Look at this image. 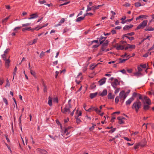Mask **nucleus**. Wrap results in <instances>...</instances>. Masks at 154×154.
Masks as SVG:
<instances>
[{"label":"nucleus","mask_w":154,"mask_h":154,"mask_svg":"<svg viewBox=\"0 0 154 154\" xmlns=\"http://www.w3.org/2000/svg\"><path fill=\"white\" fill-rule=\"evenodd\" d=\"M5 65L6 67H9L10 66V61L9 59H6L5 60Z\"/></svg>","instance_id":"22"},{"label":"nucleus","mask_w":154,"mask_h":154,"mask_svg":"<svg viewBox=\"0 0 154 154\" xmlns=\"http://www.w3.org/2000/svg\"><path fill=\"white\" fill-rule=\"evenodd\" d=\"M65 20L64 18H62L61 19L60 21L59 22V24H58L57 26L61 25V24L63 23L64 22Z\"/></svg>","instance_id":"30"},{"label":"nucleus","mask_w":154,"mask_h":154,"mask_svg":"<svg viewBox=\"0 0 154 154\" xmlns=\"http://www.w3.org/2000/svg\"><path fill=\"white\" fill-rule=\"evenodd\" d=\"M94 110L98 113H99L101 112V110L98 109V108H97L94 107Z\"/></svg>","instance_id":"35"},{"label":"nucleus","mask_w":154,"mask_h":154,"mask_svg":"<svg viewBox=\"0 0 154 154\" xmlns=\"http://www.w3.org/2000/svg\"><path fill=\"white\" fill-rule=\"evenodd\" d=\"M53 101L54 102L58 103V99L57 97H56L55 98H54L53 99Z\"/></svg>","instance_id":"41"},{"label":"nucleus","mask_w":154,"mask_h":154,"mask_svg":"<svg viewBox=\"0 0 154 154\" xmlns=\"http://www.w3.org/2000/svg\"><path fill=\"white\" fill-rule=\"evenodd\" d=\"M124 119L123 117H119L118 118V119L119 120V123L120 124H122L124 123L123 121V119Z\"/></svg>","instance_id":"16"},{"label":"nucleus","mask_w":154,"mask_h":154,"mask_svg":"<svg viewBox=\"0 0 154 154\" xmlns=\"http://www.w3.org/2000/svg\"><path fill=\"white\" fill-rule=\"evenodd\" d=\"M43 86H44V89H43V90H44V92H45L46 91L47 87H46V85L44 84H43Z\"/></svg>","instance_id":"63"},{"label":"nucleus","mask_w":154,"mask_h":154,"mask_svg":"<svg viewBox=\"0 0 154 154\" xmlns=\"http://www.w3.org/2000/svg\"><path fill=\"white\" fill-rule=\"evenodd\" d=\"M141 103L139 100H137L134 103L132 108L133 109H135L136 112H137L139 109L141 108Z\"/></svg>","instance_id":"1"},{"label":"nucleus","mask_w":154,"mask_h":154,"mask_svg":"<svg viewBox=\"0 0 154 154\" xmlns=\"http://www.w3.org/2000/svg\"><path fill=\"white\" fill-rule=\"evenodd\" d=\"M139 99L142 100V101L143 102V103L144 104H145L144 101V97H142L140 94H139Z\"/></svg>","instance_id":"29"},{"label":"nucleus","mask_w":154,"mask_h":154,"mask_svg":"<svg viewBox=\"0 0 154 154\" xmlns=\"http://www.w3.org/2000/svg\"><path fill=\"white\" fill-rule=\"evenodd\" d=\"M149 105L148 104L145 105V104H144V105L143 106L144 109L145 110H148L150 107Z\"/></svg>","instance_id":"26"},{"label":"nucleus","mask_w":154,"mask_h":154,"mask_svg":"<svg viewBox=\"0 0 154 154\" xmlns=\"http://www.w3.org/2000/svg\"><path fill=\"white\" fill-rule=\"evenodd\" d=\"M75 118L76 119V123H77V124H80V122H81V120L79 119L78 118L76 117V116H75Z\"/></svg>","instance_id":"34"},{"label":"nucleus","mask_w":154,"mask_h":154,"mask_svg":"<svg viewBox=\"0 0 154 154\" xmlns=\"http://www.w3.org/2000/svg\"><path fill=\"white\" fill-rule=\"evenodd\" d=\"M133 26V25L132 24H130L129 25H126L123 27V29L124 30H128L132 28Z\"/></svg>","instance_id":"11"},{"label":"nucleus","mask_w":154,"mask_h":154,"mask_svg":"<svg viewBox=\"0 0 154 154\" xmlns=\"http://www.w3.org/2000/svg\"><path fill=\"white\" fill-rule=\"evenodd\" d=\"M4 82V80L2 79L1 78L0 79V85H1Z\"/></svg>","instance_id":"58"},{"label":"nucleus","mask_w":154,"mask_h":154,"mask_svg":"<svg viewBox=\"0 0 154 154\" xmlns=\"http://www.w3.org/2000/svg\"><path fill=\"white\" fill-rule=\"evenodd\" d=\"M115 97V95H112L111 93H109L108 95V98L109 99H114Z\"/></svg>","instance_id":"18"},{"label":"nucleus","mask_w":154,"mask_h":154,"mask_svg":"<svg viewBox=\"0 0 154 154\" xmlns=\"http://www.w3.org/2000/svg\"><path fill=\"white\" fill-rule=\"evenodd\" d=\"M82 73L80 72L79 73V75L76 78V79L75 80V81L78 84H79L82 81Z\"/></svg>","instance_id":"4"},{"label":"nucleus","mask_w":154,"mask_h":154,"mask_svg":"<svg viewBox=\"0 0 154 154\" xmlns=\"http://www.w3.org/2000/svg\"><path fill=\"white\" fill-rule=\"evenodd\" d=\"M37 151L38 152L42 154H47L48 152L46 151L43 149H42L40 148H38L37 149Z\"/></svg>","instance_id":"9"},{"label":"nucleus","mask_w":154,"mask_h":154,"mask_svg":"<svg viewBox=\"0 0 154 154\" xmlns=\"http://www.w3.org/2000/svg\"><path fill=\"white\" fill-rule=\"evenodd\" d=\"M30 72L31 74L33 75L34 76H35V72L34 71L32 70H30Z\"/></svg>","instance_id":"48"},{"label":"nucleus","mask_w":154,"mask_h":154,"mask_svg":"<svg viewBox=\"0 0 154 154\" xmlns=\"http://www.w3.org/2000/svg\"><path fill=\"white\" fill-rule=\"evenodd\" d=\"M69 3H70L69 2H67L64 3L63 4H61L60 5H59V6H63L64 5H67V4H69Z\"/></svg>","instance_id":"54"},{"label":"nucleus","mask_w":154,"mask_h":154,"mask_svg":"<svg viewBox=\"0 0 154 154\" xmlns=\"http://www.w3.org/2000/svg\"><path fill=\"white\" fill-rule=\"evenodd\" d=\"M70 29V28H69L67 27H66L63 31V33H65L69 31Z\"/></svg>","instance_id":"33"},{"label":"nucleus","mask_w":154,"mask_h":154,"mask_svg":"<svg viewBox=\"0 0 154 154\" xmlns=\"http://www.w3.org/2000/svg\"><path fill=\"white\" fill-rule=\"evenodd\" d=\"M98 94L97 92H95L93 93H91L90 95V97L91 99H93Z\"/></svg>","instance_id":"19"},{"label":"nucleus","mask_w":154,"mask_h":154,"mask_svg":"<svg viewBox=\"0 0 154 154\" xmlns=\"http://www.w3.org/2000/svg\"><path fill=\"white\" fill-rule=\"evenodd\" d=\"M92 9V7H87V9L86 11V12L90 11Z\"/></svg>","instance_id":"61"},{"label":"nucleus","mask_w":154,"mask_h":154,"mask_svg":"<svg viewBox=\"0 0 154 154\" xmlns=\"http://www.w3.org/2000/svg\"><path fill=\"white\" fill-rule=\"evenodd\" d=\"M123 36L124 37H126L128 38L129 39V40H130V41H132L134 39V38L133 37H130L128 36H127V35H124Z\"/></svg>","instance_id":"27"},{"label":"nucleus","mask_w":154,"mask_h":154,"mask_svg":"<svg viewBox=\"0 0 154 154\" xmlns=\"http://www.w3.org/2000/svg\"><path fill=\"white\" fill-rule=\"evenodd\" d=\"M135 6L136 7H138L141 6V4L139 2H136L134 3Z\"/></svg>","instance_id":"32"},{"label":"nucleus","mask_w":154,"mask_h":154,"mask_svg":"<svg viewBox=\"0 0 154 154\" xmlns=\"http://www.w3.org/2000/svg\"><path fill=\"white\" fill-rule=\"evenodd\" d=\"M119 91V88H117L115 91V94H117L118 93Z\"/></svg>","instance_id":"64"},{"label":"nucleus","mask_w":154,"mask_h":154,"mask_svg":"<svg viewBox=\"0 0 154 154\" xmlns=\"http://www.w3.org/2000/svg\"><path fill=\"white\" fill-rule=\"evenodd\" d=\"M109 42V41L108 40H106L105 42L103 43V46H106L107 45L108 43Z\"/></svg>","instance_id":"47"},{"label":"nucleus","mask_w":154,"mask_h":154,"mask_svg":"<svg viewBox=\"0 0 154 154\" xmlns=\"http://www.w3.org/2000/svg\"><path fill=\"white\" fill-rule=\"evenodd\" d=\"M106 79L105 78H104L100 80L99 81L100 85H101L104 84L106 82Z\"/></svg>","instance_id":"14"},{"label":"nucleus","mask_w":154,"mask_h":154,"mask_svg":"<svg viewBox=\"0 0 154 154\" xmlns=\"http://www.w3.org/2000/svg\"><path fill=\"white\" fill-rule=\"evenodd\" d=\"M1 56H2V57L3 59V60H6V54H2Z\"/></svg>","instance_id":"39"},{"label":"nucleus","mask_w":154,"mask_h":154,"mask_svg":"<svg viewBox=\"0 0 154 154\" xmlns=\"http://www.w3.org/2000/svg\"><path fill=\"white\" fill-rule=\"evenodd\" d=\"M38 2L41 4H42L46 3V2L45 0L43 1L39 0Z\"/></svg>","instance_id":"45"},{"label":"nucleus","mask_w":154,"mask_h":154,"mask_svg":"<svg viewBox=\"0 0 154 154\" xmlns=\"http://www.w3.org/2000/svg\"><path fill=\"white\" fill-rule=\"evenodd\" d=\"M131 57V56L130 55H128L127 56V59H122L121 58L119 59V63H122L123 62H124L126 60H128L129 57Z\"/></svg>","instance_id":"15"},{"label":"nucleus","mask_w":154,"mask_h":154,"mask_svg":"<svg viewBox=\"0 0 154 154\" xmlns=\"http://www.w3.org/2000/svg\"><path fill=\"white\" fill-rule=\"evenodd\" d=\"M52 98L50 96L49 97L48 104L50 106H52Z\"/></svg>","instance_id":"21"},{"label":"nucleus","mask_w":154,"mask_h":154,"mask_svg":"<svg viewBox=\"0 0 154 154\" xmlns=\"http://www.w3.org/2000/svg\"><path fill=\"white\" fill-rule=\"evenodd\" d=\"M116 129L115 128H113L109 131V132L110 133H113L115 131Z\"/></svg>","instance_id":"55"},{"label":"nucleus","mask_w":154,"mask_h":154,"mask_svg":"<svg viewBox=\"0 0 154 154\" xmlns=\"http://www.w3.org/2000/svg\"><path fill=\"white\" fill-rule=\"evenodd\" d=\"M103 5H98L97 6L95 5L92 6V9H93L94 11H95L96 9H98L100 7L102 6Z\"/></svg>","instance_id":"24"},{"label":"nucleus","mask_w":154,"mask_h":154,"mask_svg":"<svg viewBox=\"0 0 154 154\" xmlns=\"http://www.w3.org/2000/svg\"><path fill=\"white\" fill-rule=\"evenodd\" d=\"M10 50V49L9 48H7V49L4 51V54H7L8 52Z\"/></svg>","instance_id":"60"},{"label":"nucleus","mask_w":154,"mask_h":154,"mask_svg":"<svg viewBox=\"0 0 154 154\" xmlns=\"http://www.w3.org/2000/svg\"><path fill=\"white\" fill-rule=\"evenodd\" d=\"M37 40H38V38H36L34 39L33 40V42H32V44H29V45H32L33 44H34L36 43L37 42Z\"/></svg>","instance_id":"43"},{"label":"nucleus","mask_w":154,"mask_h":154,"mask_svg":"<svg viewBox=\"0 0 154 154\" xmlns=\"http://www.w3.org/2000/svg\"><path fill=\"white\" fill-rule=\"evenodd\" d=\"M138 72H137L135 73V75L137 76H139L141 75V72L142 71V68H137Z\"/></svg>","instance_id":"17"},{"label":"nucleus","mask_w":154,"mask_h":154,"mask_svg":"<svg viewBox=\"0 0 154 154\" xmlns=\"http://www.w3.org/2000/svg\"><path fill=\"white\" fill-rule=\"evenodd\" d=\"M147 66V67H149V65L148 63L146 65L145 63L143 64L142 65V67H146Z\"/></svg>","instance_id":"51"},{"label":"nucleus","mask_w":154,"mask_h":154,"mask_svg":"<svg viewBox=\"0 0 154 154\" xmlns=\"http://www.w3.org/2000/svg\"><path fill=\"white\" fill-rule=\"evenodd\" d=\"M95 125H96L95 124H93V126H92V127H91L90 128H89L90 130H93L94 128V127Z\"/></svg>","instance_id":"62"},{"label":"nucleus","mask_w":154,"mask_h":154,"mask_svg":"<svg viewBox=\"0 0 154 154\" xmlns=\"http://www.w3.org/2000/svg\"><path fill=\"white\" fill-rule=\"evenodd\" d=\"M95 87L96 85H95L94 83H92L90 86V88L91 89L94 88Z\"/></svg>","instance_id":"37"},{"label":"nucleus","mask_w":154,"mask_h":154,"mask_svg":"<svg viewBox=\"0 0 154 154\" xmlns=\"http://www.w3.org/2000/svg\"><path fill=\"white\" fill-rule=\"evenodd\" d=\"M134 98L132 97L130 98L128 100L126 101L125 102L126 104L127 105H129L134 100Z\"/></svg>","instance_id":"10"},{"label":"nucleus","mask_w":154,"mask_h":154,"mask_svg":"<svg viewBox=\"0 0 154 154\" xmlns=\"http://www.w3.org/2000/svg\"><path fill=\"white\" fill-rule=\"evenodd\" d=\"M134 32H131L130 33H129L126 34L127 35H129L130 36H132L134 35Z\"/></svg>","instance_id":"57"},{"label":"nucleus","mask_w":154,"mask_h":154,"mask_svg":"<svg viewBox=\"0 0 154 154\" xmlns=\"http://www.w3.org/2000/svg\"><path fill=\"white\" fill-rule=\"evenodd\" d=\"M93 14L91 13H86L85 14H84V17H86V16H87L88 15L91 16Z\"/></svg>","instance_id":"44"},{"label":"nucleus","mask_w":154,"mask_h":154,"mask_svg":"<svg viewBox=\"0 0 154 154\" xmlns=\"http://www.w3.org/2000/svg\"><path fill=\"white\" fill-rule=\"evenodd\" d=\"M123 138L125 140H127L128 141H131V139L127 137H124Z\"/></svg>","instance_id":"49"},{"label":"nucleus","mask_w":154,"mask_h":154,"mask_svg":"<svg viewBox=\"0 0 154 154\" xmlns=\"http://www.w3.org/2000/svg\"><path fill=\"white\" fill-rule=\"evenodd\" d=\"M94 107H91L88 109H86V111L88 112H91L93 109H94Z\"/></svg>","instance_id":"53"},{"label":"nucleus","mask_w":154,"mask_h":154,"mask_svg":"<svg viewBox=\"0 0 154 154\" xmlns=\"http://www.w3.org/2000/svg\"><path fill=\"white\" fill-rule=\"evenodd\" d=\"M31 17L28 18L29 20L38 17V15L36 14H33L30 15Z\"/></svg>","instance_id":"20"},{"label":"nucleus","mask_w":154,"mask_h":154,"mask_svg":"<svg viewBox=\"0 0 154 154\" xmlns=\"http://www.w3.org/2000/svg\"><path fill=\"white\" fill-rule=\"evenodd\" d=\"M107 94V91L106 89L103 90L102 92H100L98 93L99 96L103 97L106 95Z\"/></svg>","instance_id":"7"},{"label":"nucleus","mask_w":154,"mask_h":154,"mask_svg":"<svg viewBox=\"0 0 154 154\" xmlns=\"http://www.w3.org/2000/svg\"><path fill=\"white\" fill-rule=\"evenodd\" d=\"M45 55V53L43 51H42L41 53L40 54V58L42 57L44 55Z\"/></svg>","instance_id":"52"},{"label":"nucleus","mask_w":154,"mask_h":154,"mask_svg":"<svg viewBox=\"0 0 154 154\" xmlns=\"http://www.w3.org/2000/svg\"><path fill=\"white\" fill-rule=\"evenodd\" d=\"M145 30L146 31H152L154 30V28L151 27L149 29L146 27L145 29Z\"/></svg>","instance_id":"38"},{"label":"nucleus","mask_w":154,"mask_h":154,"mask_svg":"<svg viewBox=\"0 0 154 154\" xmlns=\"http://www.w3.org/2000/svg\"><path fill=\"white\" fill-rule=\"evenodd\" d=\"M71 101L69 100L68 102V104L66 105L64 108L63 109H61L62 112L65 114L67 113H69L70 112V109L72 108V106L70 103Z\"/></svg>","instance_id":"2"},{"label":"nucleus","mask_w":154,"mask_h":154,"mask_svg":"<svg viewBox=\"0 0 154 154\" xmlns=\"http://www.w3.org/2000/svg\"><path fill=\"white\" fill-rule=\"evenodd\" d=\"M85 17L84 16L83 17H78L76 19V22H80L82 20H84L85 18Z\"/></svg>","instance_id":"25"},{"label":"nucleus","mask_w":154,"mask_h":154,"mask_svg":"<svg viewBox=\"0 0 154 154\" xmlns=\"http://www.w3.org/2000/svg\"><path fill=\"white\" fill-rule=\"evenodd\" d=\"M9 17H7L3 19L2 21V23L4 24L5 23L7 20L8 19Z\"/></svg>","instance_id":"36"},{"label":"nucleus","mask_w":154,"mask_h":154,"mask_svg":"<svg viewBox=\"0 0 154 154\" xmlns=\"http://www.w3.org/2000/svg\"><path fill=\"white\" fill-rule=\"evenodd\" d=\"M115 47H116V48L118 50H123L124 48V45H119L118 44H117L116 45Z\"/></svg>","instance_id":"12"},{"label":"nucleus","mask_w":154,"mask_h":154,"mask_svg":"<svg viewBox=\"0 0 154 154\" xmlns=\"http://www.w3.org/2000/svg\"><path fill=\"white\" fill-rule=\"evenodd\" d=\"M119 82L118 80L116 79L114 80V82H112L111 83V85L114 88H116V86L118 85H119Z\"/></svg>","instance_id":"6"},{"label":"nucleus","mask_w":154,"mask_h":154,"mask_svg":"<svg viewBox=\"0 0 154 154\" xmlns=\"http://www.w3.org/2000/svg\"><path fill=\"white\" fill-rule=\"evenodd\" d=\"M119 100V97L118 96L116 97L115 99L116 103H118Z\"/></svg>","instance_id":"50"},{"label":"nucleus","mask_w":154,"mask_h":154,"mask_svg":"<svg viewBox=\"0 0 154 154\" xmlns=\"http://www.w3.org/2000/svg\"><path fill=\"white\" fill-rule=\"evenodd\" d=\"M144 101L145 104L146 103L149 105H150L151 104V102L150 99L146 96H144Z\"/></svg>","instance_id":"5"},{"label":"nucleus","mask_w":154,"mask_h":154,"mask_svg":"<svg viewBox=\"0 0 154 154\" xmlns=\"http://www.w3.org/2000/svg\"><path fill=\"white\" fill-rule=\"evenodd\" d=\"M21 28V26H18V27H15L14 29V31L15 32H17V30L18 29H20Z\"/></svg>","instance_id":"40"},{"label":"nucleus","mask_w":154,"mask_h":154,"mask_svg":"<svg viewBox=\"0 0 154 154\" xmlns=\"http://www.w3.org/2000/svg\"><path fill=\"white\" fill-rule=\"evenodd\" d=\"M106 38L104 37L103 36H101L99 38H97V39H99V40H101L103 38H105L104 40L106 39Z\"/></svg>","instance_id":"59"},{"label":"nucleus","mask_w":154,"mask_h":154,"mask_svg":"<svg viewBox=\"0 0 154 154\" xmlns=\"http://www.w3.org/2000/svg\"><path fill=\"white\" fill-rule=\"evenodd\" d=\"M147 23V20H143L139 24L135 29V30L143 28L146 25Z\"/></svg>","instance_id":"3"},{"label":"nucleus","mask_w":154,"mask_h":154,"mask_svg":"<svg viewBox=\"0 0 154 154\" xmlns=\"http://www.w3.org/2000/svg\"><path fill=\"white\" fill-rule=\"evenodd\" d=\"M72 128L70 126L66 128L64 131V134H66V135H68L70 132V129Z\"/></svg>","instance_id":"8"},{"label":"nucleus","mask_w":154,"mask_h":154,"mask_svg":"<svg viewBox=\"0 0 154 154\" xmlns=\"http://www.w3.org/2000/svg\"><path fill=\"white\" fill-rule=\"evenodd\" d=\"M76 113L77 114V115L76 116V117L78 118L79 116H81L82 115V112L80 111H78L77 110Z\"/></svg>","instance_id":"31"},{"label":"nucleus","mask_w":154,"mask_h":154,"mask_svg":"<svg viewBox=\"0 0 154 154\" xmlns=\"http://www.w3.org/2000/svg\"><path fill=\"white\" fill-rule=\"evenodd\" d=\"M37 27H35V28L31 29V27H29L28 28H23L22 29V30L23 31H24L25 30H31L32 31H33L34 30H36Z\"/></svg>","instance_id":"13"},{"label":"nucleus","mask_w":154,"mask_h":154,"mask_svg":"<svg viewBox=\"0 0 154 154\" xmlns=\"http://www.w3.org/2000/svg\"><path fill=\"white\" fill-rule=\"evenodd\" d=\"M127 45L128 46L129 48H133L134 49L135 48V45H131L129 44H127Z\"/></svg>","instance_id":"28"},{"label":"nucleus","mask_w":154,"mask_h":154,"mask_svg":"<svg viewBox=\"0 0 154 154\" xmlns=\"http://www.w3.org/2000/svg\"><path fill=\"white\" fill-rule=\"evenodd\" d=\"M124 93L125 91H122L119 93V97L121 100H122Z\"/></svg>","instance_id":"23"},{"label":"nucleus","mask_w":154,"mask_h":154,"mask_svg":"<svg viewBox=\"0 0 154 154\" xmlns=\"http://www.w3.org/2000/svg\"><path fill=\"white\" fill-rule=\"evenodd\" d=\"M31 23H25V24H22V27H25L26 26H29L30 25Z\"/></svg>","instance_id":"42"},{"label":"nucleus","mask_w":154,"mask_h":154,"mask_svg":"<svg viewBox=\"0 0 154 154\" xmlns=\"http://www.w3.org/2000/svg\"><path fill=\"white\" fill-rule=\"evenodd\" d=\"M128 96V94H127L126 93H124V95L123 96V98L122 99V100L124 101L125 100V99Z\"/></svg>","instance_id":"46"},{"label":"nucleus","mask_w":154,"mask_h":154,"mask_svg":"<svg viewBox=\"0 0 154 154\" xmlns=\"http://www.w3.org/2000/svg\"><path fill=\"white\" fill-rule=\"evenodd\" d=\"M3 100L4 103H5L6 105H8V101L5 98H3Z\"/></svg>","instance_id":"56"}]
</instances>
